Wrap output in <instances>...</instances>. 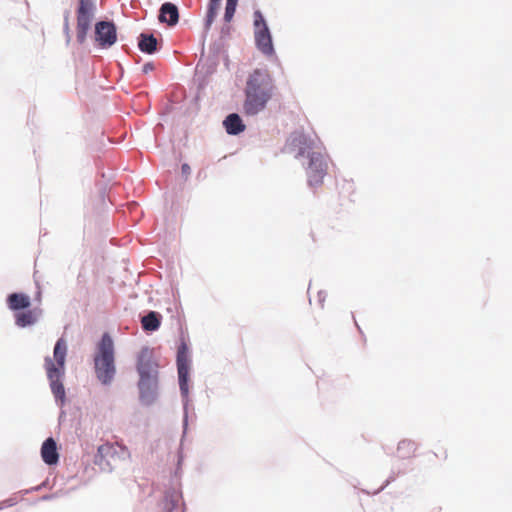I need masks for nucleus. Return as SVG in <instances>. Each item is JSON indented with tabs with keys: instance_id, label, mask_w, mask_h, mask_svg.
<instances>
[{
	"instance_id": "f3484780",
	"label": "nucleus",
	"mask_w": 512,
	"mask_h": 512,
	"mask_svg": "<svg viewBox=\"0 0 512 512\" xmlns=\"http://www.w3.org/2000/svg\"><path fill=\"white\" fill-rule=\"evenodd\" d=\"M37 321V314L33 310H27L23 312L16 313L15 315V323L19 327H26L29 325H33Z\"/></svg>"
},
{
	"instance_id": "b1692460",
	"label": "nucleus",
	"mask_w": 512,
	"mask_h": 512,
	"mask_svg": "<svg viewBox=\"0 0 512 512\" xmlns=\"http://www.w3.org/2000/svg\"><path fill=\"white\" fill-rule=\"evenodd\" d=\"M65 29L68 31L69 30V23H68V14L66 15L65 17Z\"/></svg>"
},
{
	"instance_id": "aec40b11",
	"label": "nucleus",
	"mask_w": 512,
	"mask_h": 512,
	"mask_svg": "<svg viewBox=\"0 0 512 512\" xmlns=\"http://www.w3.org/2000/svg\"><path fill=\"white\" fill-rule=\"evenodd\" d=\"M237 2L238 0H227L224 14V20L226 22H230L232 20L236 11Z\"/></svg>"
},
{
	"instance_id": "4be33fe9",
	"label": "nucleus",
	"mask_w": 512,
	"mask_h": 512,
	"mask_svg": "<svg viewBox=\"0 0 512 512\" xmlns=\"http://www.w3.org/2000/svg\"><path fill=\"white\" fill-rule=\"evenodd\" d=\"M153 69H154V65H153L152 63H146V64L143 66V72H144L145 74H147V73H149V72L153 71Z\"/></svg>"
},
{
	"instance_id": "f8f14e48",
	"label": "nucleus",
	"mask_w": 512,
	"mask_h": 512,
	"mask_svg": "<svg viewBox=\"0 0 512 512\" xmlns=\"http://www.w3.org/2000/svg\"><path fill=\"white\" fill-rule=\"evenodd\" d=\"M179 20V12L176 5L166 2L160 8L159 21L169 26H174Z\"/></svg>"
},
{
	"instance_id": "20e7f679",
	"label": "nucleus",
	"mask_w": 512,
	"mask_h": 512,
	"mask_svg": "<svg viewBox=\"0 0 512 512\" xmlns=\"http://www.w3.org/2000/svg\"><path fill=\"white\" fill-rule=\"evenodd\" d=\"M95 373L98 380L108 385L112 382L115 373L114 344L109 334L105 333L98 344L94 357Z\"/></svg>"
},
{
	"instance_id": "dca6fc26",
	"label": "nucleus",
	"mask_w": 512,
	"mask_h": 512,
	"mask_svg": "<svg viewBox=\"0 0 512 512\" xmlns=\"http://www.w3.org/2000/svg\"><path fill=\"white\" fill-rule=\"evenodd\" d=\"M416 444L410 440H402L397 447V457L400 459H409L415 455Z\"/></svg>"
},
{
	"instance_id": "9d476101",
	"label": "nucleus",
	"mask_w": 512,
	"mask_h": 512,
	"mask_svg": "<svg viewBox=\"0 0 512 512\" xmlns=\"http://www.w3.org/2000/svg\"><path fill=\"white\" fill-rule=\"evenodd\" d=\"M118 444L104 443L98 447L97 454L95 456V463L99 466H110V460L114 459L117 454ZM122 450L126 448L120 446Z\"/></svg>"
},
{
	"instance_id": "5701e85b",
	"label": "nucleus",
	"mask_w": 512,
	"mask_h": 512,
	"mask_svg": "<svg viewBox=\"0 0 512 512\" xmlns=\"http://www.w3.org/2000/svg\"><path fill=\"white\" fill-rule=\"evenodd\" d=\"M181 169H182V172H183L184 174H189V173H190V167H189V165H188V164H183V165H182V167H181Z\"/></svg>"
},
{
	"instance_id": "6ab92c4d",
	"label": "nucleus",
	"mask_w": 512,
	"mask_h": 512,
	"mask_svg": "<svg viewBox=\"0 0 512 512\" xmlns=\"http://www.w3.org/2000/svg\"><path fill=\"white\" fill-rule=\"evenodd\" d=\"M222 0H210L205 20L206 29H209L215 20Z\"/></svg>"
},
{
	"instance_id": "423d86ee",
	"label": "nucleus",
	"mask_w": 512,
	"mask_h": 512,
	"mask_svg": "<svg viewBox=\"0 0 512 512\" xmlns=\"http://www.w3.org/2000/svg\"><path fill=\"white\" fill-rule=\"evenodd\" d=\"M255 42L257 48L265 55H272L274 47L272 37L260 11L254 12Z\"/></svg>"
},
{
	"instance_id": "7ed1b4c3",
	"label": "nucleus",
	"mask_w": 512,
	"mask_h": 512,
	"mask_svg": "<svg viewBox=\"0 0 512 512\" xmlns=\"http://www.w3.org/2000/svg\"><path fill=\"white\" fill-rule=\"evenodd\" d=\"M54 361L50 357L45 358V369L50 381L53 395L61 403L65 400V389L61 382L64 375L67 344L63 338L58 339L54 347Z\"/></svg>"
},
{
	"instance_id": "f03ea898",
	"label": "nucleus",
	"mask_w": 512,
	"mask_h": 512,
	"mask_svg": "<svg viewBox=\"0 0 512 512\" xmlns=\"http://www.w3.org/2000/svg\"><path fill=\"white\" fill-rule=\"evenodd\" d=\"M274 83L268 70L255 69L249 76L243 110L246 115H256L264 110L274 92Z\"/></svg>"
},
{
	"instance_id": "1a4fd4ad",
	"label": "nucleus",
	"mask_w": 512,
	"mask_h": 512,
	"mask_svg": "<svg viewBox=\"0 0 512 512\" xmlns=\"http://www.w3.org/2000/svg\"><path fill=\"white\" fill-rule=\"evenodd\" d=\"M95 38L102 47L112 46L117 39L115 25L106 21L98 22L95 26Z\"/></svg>"
},
{
	"instance_id": "39448f33",
	"label": "nucleus",
	"mask_w": 512,
	"mask_h": 512,
	"mask_svg": "<svg viewBox=\"0 0 512 512\" xmlns=\"http://www.w3.org/2000/svg\"><path fill=\"white\" fill-rule=\"evenodd\" d=\"M157 365L152 360L151 351L143 348L138 356L137 370L140 375L139 389L141 392L156 385Z\"/></svg>"
},
{
	"instance_id": "9b49d317",
	"label": "nucleus",
	"mask_w": 512,
	"mask_h": 512,
	"mask_svg": "<svg viewBox=\"0 0 512 512\" xmlns=\"http://www.w3.org/2000/svg\"><path fill=\"white\" fill-rule=\"evenodd\" d=\"M41 457L48 465H54L59 460L57 445L53 438H47L41 447Z\"/></svg>"
},
{
	"instance_id": "2eb2a0df",
	"label": "nucleus",
	"mask_w": 512,
	"mask_h": 512,
	"mask_svg": "<svg viewBox=\"0 0 512 512\" xmlns=\"http://www.w3.org/2000/svg\"><path fill=\"white\" fill-rule=\"evenodd\" d=\"M138 47L144 53L153 54L157 50V39L152 34L142 33L139 36Z\"/></svg>"
},
{
	"instance_id": "f257e3e1",
	"label": "nucleus",
	"mask_w": 512,
	"mask_h": 512,
	"mask_svg": "<svg viewBox=\"0 0 512 512\" xmlns=\"http://www.w3.org/2000/svg\"><path fill=\"white\" fill-rule=\"evenodd\" d=\"M289 145L296 151V157L307 156L309 161L305 168L307 183L312 188L320 187L328 172V157L315 139L301 132L291 135Z\"/></svg>"
},
{
	"instance_id": "0eeeda50",
	"label": "nucleus",
	"mask_w": 512,
	"mask_h": 512,
	"mask_svg": "<svg viewBox=\"0 0 512 512\" xmlns=\"http://www.w3.org/2000/svg\"><path fill=\"white\" fill-rule=\"evenodd\" d=\"M95 10L94 0H78L77 9V40L83 43L86 39Z\"/></svg>"
},
{
	"instance_id": "6e6552de",
	"label": "nucleus",
	"mask_w": 512,
	"mask_h": 512,
	"mask_svg": "<svg viewBox=\"0 0 512 512\" xmlns=\"http://www.w3.org/2000/svg\"><path fill=\"white\" fill-rule=\"evenodd\" d=\"M177 370H178V378H179V386L181 393L184 396L188 395V378H189V370H190V356L188 352V346L186 343L182 342L178 347L177 351Z\"/></svg>"
},
{
	"instance_id": "ddd939ff",
	"label": "nucleus",
	"mask_w": 512,
	"mask_h": 512,
	"mask_svg": "<svg viewBox=\"0 0 512 512\" xmlns=\"http://www.w3.org/2000/svg\"><path fill=\"white\" fill-rule=\"evenodd\" d=\"M223 125L226 132L230 135H238L246 128L241 117L236 113L229 114L224 120Z\"/></svg>"
},
{
	"instance_id": "4468645a",
	"label": "nucleus",
	"mask_w": 512,
	"mask_h": 512,
	"mask_svg": "<svg viewBox=\"0 0 512 512\" xmlns=\"http://www.w3.org/2000/svg\"><path fill=\"white\" fill-rule=\"evenodd\" d=\"M8 306L11 310L17 311L20 309H26L30 306V298L22 293H13L8 296Z\"/></svg>"
},
{
	"instance_id": "a211bd4d",
	"label": "nucleus",
	"mask_w": 512,
	"mask_h": 512,
	"mask_svg": "<svg viewBox=\"0 0 512 512\" xmlns=\"http://www.w3.org/2000/svg\"><path fill=\"white\" fill-rule=\"evenodd\" d=\"M141 323L143 329L147 331H155L160 326L158 314L154 311H151L146 316H144L141 320Z\"/></svg>"
},
{
	"instance_id": "412c9836",
	"label": "nucleus",
	"mask_w": 512,
	"mask_h": 512,
	"mask_svg": "<svg viewBox=\"0 0 512 512\" xmlns=\"http://www.w3.org/2000/svg\"><path fill=\"white\" fill-rule=\"evenodd\" d=\"M167 512H182L179 500H171L166 502Z\"/></svg>"
}]
</instances>
